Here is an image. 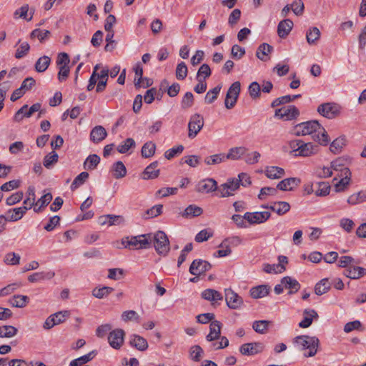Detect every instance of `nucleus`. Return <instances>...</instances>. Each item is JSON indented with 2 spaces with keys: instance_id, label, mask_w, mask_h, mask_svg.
I'll return each mask as SVG.
<instances>
[{
  "instance_id": "f257e3e1",
  "label": "nucleus",
  "mask_w": 366,
  "mask_h": 366,
  "mask_svg": "<svg viewBox=\"0 0 366 366\" xmlns=\"http://www.w3.org/2000/svg\"><path fill=\"white\" fill-rule=\"evenodd\" d=\"M292 133L295 136L311 135L313 140L320 144L327 146L330 138L325 128L317 120L300 123L295 126Z\"/></svg>"
},
{
  "instance_id": "f03ea898",
  "label": "nucleus",
  "mask_w": 366,
  "mask_h": 366,
  "mask_svg": "<svg viewBox=\"0 0 366 366\" xmlns=\"http://www.w3.org/2000/svg\"><path fill=\"white\" fill-rule=\"evenodd\" d=\"M293 343L298 350L305 351L303 354L305 357H310L317 354L320 341L314 336L300 335L293 339Z\"/></svg>"
},
{
  "instance_id": "7ed1b4c3",
  "label": "nucleus",
  "mask_w": 366,
  "mask_h": 366,
  "mask_svg": "<svg viewBox=\"0 0 366 366\" xmlns=\"http://www.w3.org/2000/svg\"><path fill=\"white\" fill-rule=\"evenodd\" d=\"M150 240H149V248L153 244L155 250L159 254L166 255L169 251V241L163 231H157L155 234L148 233Z\"/></svg>"
},
{
  "instance_id": "20e7f679",
  "label": "nucleus",
  "mask_w": 366,
  "mask_h": 366,
  "mask_svg": "<svg viewBox=\"0 0 366 366\" xmlns=\"http://www.w3.org/2000/svg\"><path fill=\"white\" fill-rule=\"evenodd\" d=\"M149 237V234L127 237L122 239V244L130 249H148Z\"/></svg>"
},
{
  "instance_id": "39448f33",
  "label": "nucleus",
  "mask_w": 366,
  "mask_h": 366,
  "mask_svg": "<svg viewBox=\"0 0 366 366\" xmlns=\"http://www.w3.org/2000/svg\"><path fill=\"white\" fill-rule=\"evenodd\" d=\"M241 90V84L239 81H234L229 86L224 99L225 107L228 109H232L237 101Z\"/></svg>"
},
{
  "instance_id": "423d86ee",
  "label": "nucleus",
  "mask_w": 366,
  "mask_h": 366,
  "mask_svg": "<svg viewBox=\"0 0 366 366\" xmlns=\"http://www.w3.org/2000/svg\"><path fill=\"white\" fill-rule=\"evenodd\" d=\"M288 264V258L284 255L278 257L277 264H263L262 269L266 273L281 274L286 269V265Z\"/></svg>"
},
{
  "instance_id": "0eeeda50",
  "label": "nucleus",
  "mask_w": 366,
  "mask_h": 366,
  "mask_svg": "<svg viewBox=\"0 0 366 366\" xmlns=\"http://www.w3.org/2000/svg\"><path fill=\"white\" fill-rule=\"evenodd\" d=\"M69 316V312L67 310L60 311L51 315L45 320L43 327L45 330L51 329L55 325L63 323Z\"/></svg>"
},
{
  "instance_id": "6e6552de",
  "label": "nucleus",
  "mask_w": 366,
  "mask_h": 366,
  "mask_svg": "<svg viewBox=\"0 0 366 366\" xmlns=\"http://www.w3.org/2000/svg\"><path fill=\"white\" fill-rule=\"evenodd\" d=\"M204 127V119L199 114H194L190 117L188 124V137L190 139L194 138Z\"/></svg>"
},
{
  "instance_id": "1a4fd4ad",
  "label": "nucleus",
  "mask_w": 366,
  "mask_h": 366,
  "mask_svg": "<svg viewBox=\"0 0 366 366\" xmlns=\"http://www.w3.org/2000/svg\"><path fill=\"white\" fill-rule=\"evenodd\" d=\"M318 113L327 118L333 119L340 113L339 106L335 103H323L317 108Z\"/></svg>"
},
{
  "instance_id": "9d476101",
  "label": "nucleus",
  "mask_w": 366,
  "mask_h": 366,
  "mask_svg": "<svg viewBox=\"0 0 366 366\" xmlns=\"http://www.w3.org/2000/svg\"><path fill=\"white\" fill-rule=\"evenodd\" d=\"M125 332L122 329H115L111 331L108 335L109 345L116 350L119 349L124 342Z\"/></svg>"
},
{
  "instance_id": "9b49d317",
  "label": "nucleus",
  "mask_w": 366,
  "mask_h": 366,
  "mask_svg": "<svg viewBox=\"0 0 366 366\" xmlns=\"http://www.w3.org/2000/svg\"><path fill=\"white\" fill-rule=\"evenodd\" d=\"M212 268V264L201 259H197L192 262L189 271L191 274H203Z\"/></svg>"
},
{
  "instance_id": "f8f14e48",
  "label": "nucleus",
  "mask_w": 366,
  "mask_h": 366,
  "mask_svg": "<svg viewBox=\"0 0 366 366\" xmlns=\"http://www.w3.org/2000/svg\"><path fill=\"white\" fill-rule=\"evenodd\" d=\"M225 301L227 305L233 310L239 309L243 304L242 298L230 288L225 289Z\"/></svg>"
},
{
  "instance_id": "ddd939ff",
  "label": "nucleus",
  "mask_w": 366,
  "mask_h": 366,
  "mask_svg": "<svg viewBox=\"0 0 366 366\" xmlns=\"http://www.w3.org/2000/svg\"><path fill=\"white\" fill-rule=\"evenodd\" d=\"M271 216L269 212H246L244 214L245 220L250 224H261L265 222Z\"/></svg>"
},
{
  "instance_id": "4468645a",
  "label": "nucleus",
  "mask_w": 366,
  "mask_h": 366,
  "mask_svg": "<svg viewBox=\"0 0 366 366\" xmlns=\"http://www.w3.org/2000/svg\"><path fill=\"white\" fill-rule=\"evenodd\" d=\"M33 206V203H30L29 207L22 206L14 209H10L6 213V219L9 222H16L21 219L26 212L30 209Z\"/></svg>"
},
{
  "instance_id": "2eb2a0df",
  "label": "nucleus",
  "mask_w": 366,
  "mask_h": 366,
  "mask_svg": "<svg viewBox=\"0 0 366 366\" xmlns=\"http://www.w3.org/2000/svg\"><path fill=\"white\" fill-rule=\"evenodd\" d=\"M263 350V345L260 342L245 343L240 346L239 352L243 355H254Z\"/></svg>"
},
{
  "instance_id": "dca6fc26",
  "label": "nucleus",
  "mask_w": 366,
  "mask_h": 366,
  "mask_svg": "<svg viewBox=\"0 0 366 366\" xmlns=\"http://www.w3.org/2000/svg\"><path fill=\"white\" fill-rule=\"evenodd\" d=\"M217 189V182L212 178H207L199 182L197 186L196 190L198 192H206L216 191Z\"/></svg>"
},
{
  "instance_id": "f3484780",
  "label": "nucleus",
  "mask_w": 366,
  "mask_h": 366,
  "mask_svg": "<svg viewBox=\"0 0 366 366\" xmlns=\"http://www.w3.org/2000/svg\"><path fill=\"white\" fill-rule=\"evenodd\" d=\"M300 182V179L297 177L286 178L277 184V189L281 191H292L297 187Z\"/></svg>"
},
{
  "instance_id": "a211bd4d",
  "label": "nucleus",
  "mask_w": 366,
  "mask_h": 366,
  "mask_svg": "<svg viewBox=\"0 0 366 366\" xmlns=\"http://www.w3.org/2000/svg\"><path fill=\"white\" fill-rule=\"evenodd\" d=\"M319 151V146L316 144H313L311 142H302L301 147L300 148V151L298 153H295V156L300 157H309L312 154L317 153Z\"/></svg>"
},
{
  "instance_id": "6ab92c4d",
  "label": "nucleus",
  "mask_w": 366,
  "mask_h": 366,
  "mask_svg": "<svg viewBox=\"0 0 366 366\" xmlns=\"http://www.w3.org/2000/svg\"><path fill=\"white\" fill-rule=\"evenodd\" d=\"M158 165L159 162L157 161H154L149 164L142 172L141 176L142 179L148 180L158 177L160 172L159 169H157Z\"/></svg>"
},
{
  "instance_id": "aec40b11",
  "label": "nucleus",
  "mask_w": 366,
  "mask_h": 366,
  "mask_svg": "<svg viewBox=\"0 0 366 366\" xmlns=\"http://www.w3.org/2000/svg\"><path fill=\"white\" fill-rule=\"evenodd\" d=\"M107 136V132L104 127L98 125L94 127L90 132V140L94 143L98 144L103 141Z\"/></svg>"
},
{
  "instance_id": "412c9836",
  "label": "nucleus",
  "mask_w": 366,
  "mask_h": 366,
  "mask_svg": "<svg viewBox=\"0 0 366 366\" xmlns=\"http://www.w3.org/2000/svg\"><path fill=\"white\" fill-rule=\"evenodd\" d=\"M222 323L219 321H212L209 325V333L207 335L206 340L212 342L220 337Z\"/></svg>"
},
{
  "instance_id": "4be33fe9",
  "label": "nucleus",
  "mask_w": 366,
  "mask_h": 366,
  "mask_svg": "<svg viewBox=\"0 0 366 366\" xmlns=\"http://www.w3.org/2000/svg\"><path fill=\"white\" fill-rule=\"evenodd\" d=\"M293 26V22L292 20L287 19L281 21L277 26V34L278 36L282 38H286L290 33Z\"/></svg>"
},
{
  "instance_id": "5701e85b",
  "label": "nucleus",
  "mask_w": 366,
  "mask_h": 366,
  "mask_svg": "<svg viewBox=\"0 0 366 366\" xmlns=\"http://www.w3.org/2000/svg\"><path fill=\"white\" fill-rule=\"evenodd\" d=\"M129 344L139 351H144L148 348L147 340L137 335L131 336Z\"/></svg>"
},
{
  "instance_id": "b1692460",
  "label": "nucleus",
  "mask_w": 366,
  "mask_h": 366,
  "mask_svg": "<svg viewBox=\"0 0 366 366\" xmlns=\"http://www.w3.org/2000/svg\"><path fill=\"white\" fill-rule=\"evenodd\" d=\"M304 315H305L303 320L299 323V327L302 328L309 327L312 322L313 318H317L318 315L315 310L312 309H306L304 311Z\"/></svg>"
},
{
  "instance_id": "393cba45",
  "label": "nucleus",
  "mask_w": 366,
  "mask_h": 366,
  "mask_svg": "<svg viewBox=\"0 0 366 366\" xmlns=\"http://www.w3.org/2000/svg\"><path fill=\"white\" fill-rule=\"evenodd\" d=\"M202 297L212 302L214 305L218 300H222L223 297L220 292L213 289H207L202 292Z\"/></svg>"
},
{
  "instance_id": "a878e982",
  "label": "nucleus",
  "mask_w": 366,
  "mask_h": 366,
  "mask_svg": "<svg viewBox=\"0 0 366 366\" xmlns=\"http://www.w3.org/2000/svg\"><path fill=\"white\" fill-rule=\"evenodd\" d=\"M283 119L290 121L296 119L300 116V111L295 105L283 107Z\"/></svg>"
},
{
  "instance_id": "bb28decb",
  "label": "nucleus",
  "mask_w": 366,
  "mask_h": 366,
  "mask_svg": "<svg viewBox=\"0 0 366 366\" xmlns=\"http://www.w3.org/2000/svg\"><path fill=\"white\" fill-rule=\"evenodd\" d=\"M282 284H285V289H288L290 290V295L297 292L300 288V283L296 280L291 278L290 276H284L282 278Z\"/></svg>"
},
{
  "instance_id": "cd10ccee",
  "label": "nucleus",
  "mask_w": 366,
  "mask_h": 366,
  "mask_svg": "<svg viewBox=\"0 0 366 366\" xmlns=\"http://www.w3.org/2000/svg\"><path fill=\"white\" fill-rule=\"evenodd\" d=\"M264 173L268 178L276 179H280L284 176L285 170L279 167L271 166L266 167Z\"/></svg>"
},
{
  "instance_id": "c85d7f7f",
  "label": "nucleus",
  "mask_w": 366,
  "mask_h": 366,
  "mask_svg": "<svg viewBox=\"0 0 366 366\" xmlns=\"http://www.w3.org/2000/svg\"><path fill=\"white\" fill-rule=\"evenodd\" d=\"M273 51V47L267 43L261 44L256 52V56L262 61H267L269 58L267 56Z\"/></svg>"
},
{
  "instance_id": "c756f323",
  "label": "nucleus",
  "mask_w": 366,
  "mask_h": 366,
  "mask_svg": "<svg viewBox=\"0 0 366 366\" xmlns=\"http://www.w3.org/2000/svg\"><path fill=\"white\" fill-rule=\"evenodd\" d=\"M269 288L264 285L253 287L250 289V295L252 298L258 299L265 297L268 295Z\"/></svg>"
},
{
  "instance_id": "7c9ffc66",
  "label": "nucleus",
  "mask_w": 366,
  "mask_h": 366,
  "mask_svg": "<svg viewBox=\"0 0 366 366\" xmlns=\"http://www.w3.org/2000/svg\"><path fill=\"white\" fill-rule=\"evenodd\" d=\"M290 207V204L288 202L278 201L273 202V207H271V210L276 212L278 215L282 216L288 212Z\"/></svg>"
},
{
  "instance_id": "2f4dec72",
  "label": "nucleus",
  "mask_w": 366,
  "mask_h": 366,
  "mask_svg": "<svg viewBox=\"0 0 366 366\" xmlns=\"http://www.w3.org/2000/svg\"><path fill=\"white\" fill-rule=\"evenodd\" d=\"M202 212L203 209L201 207L195 204H190L186 207L182 215L183 217L192 218L200 216Z\"/></svg>"
},
{
  "instance_id": "473e14b6",
  "label": "nucleus",
  "mask_w": 366,
  "mask_h": 366,
  "mask_svg": "<svg viewBox=\"0 0 366 366\" xmlns=\"http://www.w3.org/2000/svg\"><path fill=\"white\" fill-rule=\"evenodd\" d=\"M300 97H301V94L285 95L278 97L272 101L271 103V107L274 108L280 105L292 102Z\"/></svg>"
},
{
  "instance_id": "72a5a7b5",
  "label": "nucleus",
  "mask_w": 366,
  "mask_h": 366,
  "mask_svg": "<svg viewBox=\"0 0 366 366\" xmlns=\"http://www.w3.org/2000/svg\"><path fill=\"white\" fill-rule=\"evenodd\" d=\"M97 355V352L93 350L86 355L79 358L74 359L70 362L69 366H82V365L92 360Z\"/></svg>"
},
{
  "instance_id": "f704fd0d",
  "label": "nucleus",
  "mask_w": 366,
  "mask_h": 366,
  "mask_svg": "<svg viewBox=\"0 0 366 366\" xmlns=\"http://www.w3.org/2000/svg\"><path fill=\"white\" fill-rule=\"evenodd\" d=\"M112 172L115 179H120L126 176L127 169L122 161H117L112 166Z\"/></svg>"
},
{
  "instance_id": "c9c22d12",
  "label": "nucleus",
  "mask_w": 366,
  "mask_h": 366,
  "mask_svg": "<svg viewBox=\"0 0 366 366\" xmlns=\"http://www.w3.org/2000/svg\"><path fill=\"white\" fill-rule=\"evenodd\" d=\"M100 162V157L97 154L89 155L84 162V169L86 170H93L97 168Z\"/></svg>"
},
{
  "instance_id": "e433bc0d",
  "label": "nucleus",
  "mask_w": 366,
  "mask_h": 366,
  "mask_svg": "<svg viewBox=\"0 0 366 366\" xmlns=\"http://www.w3.org/2000/svg\"><path fill=\"white\" fill-rule=\"evenodd\" d=\"M247 151L244 147H233L229 150V152L225 155L226 159L237 160L243 156Z\"/></svg>"
},
{
  "instance_id": "4c0bfd02",
  "label": "nucleus",
  "mask_w": 366,
  "mask_h": 366,
  "mask_svg": "<svg viewBox=\"0 0 366 366\" xmlns=\"http://www.w3.org/2000/svg\"><path fill=\"white\" fill-rule=\"evenodd\" d=\"M51 63V59L48 56H43L37 59L35 64V69L37 72L45 71Z\"/></svg>"
},
{
  "instance_id": "58836bf2",
  "label": "nucleus",
  "mask_w": 366,
  "mask_h": 366,
  "mask_svg": "<svg viewBox=\"0 0 366 366\" xmlns=\"http://www.w3.org/2000/svg\"><path fill=\"white\" fill-rule=\"evenodd\" d=\"M330 288V283L328 278H324L317 282L315 287V292L317 295H322L326 293Z\"/></svg>"
},
{
  "instance_id": "ea45409f",
  "label": "nucleus",
  "mask_w": 366,
  "mask_h": 366,
  "mask_svg": "<svg viewBox=\"0 0 366 366\" xmlns=\"http://www.w3.org/2000/svg\"><path fill=\"white\" fill-rule=\"evenodd\" d=\"M347 202L351 205H355L366 202V191H360L350 195Z\"/></svg>"
},
{
  "instance_id": "a19ab883",
  "label": "nucleus",
  "mask_w": 366,
  "mask_h": 366,
  "mask_svg": "<svg viewBox=\"0 0 366 366\" xmlns=\"http://www.w3.org/2000/svg\"><path fill=\"white\" fill-rule=\"evenodd\" d=\"M89 173L86 172H82L79 175H77L73 182L71 184V190L74 191L80 186L84 184L86 179L89 178Z\"/></svg>"
},
{
  "instance_id": "79ce46f5",
  "label": "nucleus",
  "mask_w": 366,
  "mask_h": 366,
  "mask_svg": "<svg viewBox=\"0 0 366 366\" xmlns=\"http://www.w3.org/2000/svg\"><path fill=\"white\" fill-rule=\"evenodd\" d=\"M29 11V4H24L19 9H16L14 12V18L17 19L19 18H22L27 21H30L32 20V16L28 17V12Z\"/></svg>"
},
{
  "instance_id": "37998d69",
  "label": "nucleus",
  "mask_w": 366,
  "mask_h": 366,
  "mask_svg": "<svg viewBox=\"0 0 366 366\" xmlns=\"http://www.w3.org/2000/svg\"><path fill=\"white\" fill-rule=\"evenodd\" d=\"M320 37V31L315 26L310 28L306 33V39L309 44H315Z\"/></svg>"
},
{
  "instance_id": "c03bdc74",
  "label": "nucleus",
  "mask_w": 366,
  "mask_h": 366,
  "mask_svg": "<svg viewBox=\"0 0 366 366\" xmlns=\"http://www.w3.org/2000/svg\"><path fill=\"white\" fill-rule=\"evenodd\" d=\"M222 89V85L218 84L212 89H210L206 94L204 102L207 104L213 103L218 97V95Z\"/></svg>"
},
{
  "instance_id": "a18cd8bd",
  "label": "nucleus",
  "mask_w": 366,
  "mask_h": 366,
  "mask_svg": "<svg viewBox=\"0 0 366 366\" xmlns=\"http://www.w3.org/2000/svg\"><path fill=\"white\" fill-rule=\"evenodd\" d=\"M345 138L340 137L332 142L330 150L334 154H338L341 152L342 147L345 145Z\"/></svg>"
},
{
  "instance_id": "49530a36",
  "label": "nucleus",
  "mask_w": 366,
  "mask_h": 366,
  "mask_svg": "<svg viewBox=\"0 0 366 366\" xmlns=\"http://www.w3.org/2000/svg\"><path fill=\"white\" fill-rule=\"evenodd\" d=\"M204 352L199 345H193L189 349V357L194 362H199Z\"/></svg>"
},
{
  "instance_id": "de8ad7c7",
  "label": "nucleus",
  "mask_w": 366,
  "mask_h": 366,
  "mask_svg": "<svg viewBox=\"0 0 366 366\" xmlns=\"http://www.w3.org/2000/svg\"><path fill=\"white\" fill-rule=\"evenodd\" d=\"M317 188H315V193L316 196L325 197L329 194L330 191V185L327 182H317L316 183Z\"/></svg>"
},
{
  "instance_id": "09e8293b",
  "label": "nucleus",
  "mask_w": 366,
  "mask_h": 366,
  "mask_svg": "<svg viewBox=\"0 0 366 366\" xmlns=\"http://www.w3.org/2000/svg\"><path fill=\"white\" fill-rule=\"evenodd\" d=\"M162 208H163L162 204H156V205L153 206L152 207H151L150 209H148L145 212V214L142 216V217L144 219H150V218L156 217L162 214Z\"/></svg>"
},
{
  "instance_id": "8fccbe9b",
  "label": "nucleus",
  "mask_w": 366,
  "mask_h": 366,
  "mask_svg": "<svg viewBox=\"0 0 366 366\" xmlns=\"http://www.w3.org/2000/svg\"><path fill=\"white\" fill-rule=\"evenodd\" d=\"M156 145L152 142H146L142 148V156L144 158L152 157L155 153Z\"/></svg>"
},
{
  "instance_id": "3c124183",
  "label": "nucleus",
  "mask_w": 366,
  "mask_h": 366,
  "mask_svg": "<svg viewBox=\"0 0 366 366\" xmlns=\"http://www.w3.org/2000/svg\"><path fill=\"white\" fill-rule=\"evenodd\" d=\"M51 32L49 30L41 31L40 29H35L30 33V38L35 39L38 38L40 42H44L46 39L49 38Z\"/></svg>"
},
{
  "instance_id": "603ef678",
  "label": "nucleus",
  "mask_w": 366,
  "mask_h": 366,
  "mask_svg": "<svg viewBox=\"0 0 366 366\" xmlns=\"http://www.w3.org/2000/svg\"><path fill=\"white\" fill-rule=\"evenodd\" d=\"M135 145V141L132 138H127L117 147V149L119 153L125 154Z\"/></svg>"
},
{
  "instance_id": "864d4df0",
  "label": "nucleus",
  "mask_w": 366,
  "mask_h": 366,
  "mask_svg": "<svg viewBox=\"0 0 366 366\" xmlns=\"http://www.w3.org/2000/svg\"><path fill=\"white\" fill-rule=\"evenodd\" d=\"M58 159L59 156L57 153L52 151L44 157L43 164L46 168L50 169L54 164L58 162Z\"/></svg>"
},
{
  "instance_id": "5fc2aeb1",
  "label": "nucleus",
  "mask_w": 366,
  "mask_h": 366,
  "mask_svg": "<svg viewBox=\"0 0 366 366\" xmlns=\"http://www.w3.org/2000/svg\"><path fill=\"white\" fill-rule=\"evenodd\" d=\"M30 50V45L28 42L24 41L20 44L18 49L16 50L14 56L16 59H20L27 55Z\"/></svg>"
},
{
  "instance_id": "6e6d98bb",
  "label": "nucleus",
  "mask_w": 366,
  "mask_h": 366,
  "mask_svg": "<svg viewBox=\"0 0 366 366\" xmlns=\"http://www.w3.org/2000/svg\"><path fill=\"white\" fill-rule=\"evenodd\" d=\"M188 74V69L186 64L184 61L179 63L176 68V78L178 80H184Z\"/></svg>"
},
{
  "instance_id": "4d7b16f0",
  "label": "nucleus",
  "mask_w": 366,
  "mask_h": 366,
  "mask_svg": "<svg viewBox=\"0 0 366 366\" xmlns=\"http://www.w3.org/2000/svg\"><path fill=\"white\" fill-rule=\"evenodd\" d=\"M269 322L267 320H257L252 324L253 330L259 334H264L267 331Z\"/></svg>"
},
{
  "instance_id": "13d9d810",
  "label": "nucleus",
  "mask_w": 366,
  "mask_h": 366,
  "mask_svg": "<svg viewBox=\"0 0 366 366\" xmlns=\"http://www.w3.org/2000/svg\"><path fill=\"white\" fill-rule=\"evenodd\" d=\"M225 160H226L225 154L223 153H221V154H217L211 155L209 157H206L204 159V162L207 165H212V164H219L222 162H224Z\"/></svg>"
},
{
  "instance_id": "bf43d9fd",
  "label": "nucleus",
  "mask_w": 366,
  "mask_h": 366,
  "mask_svg": "<svg viewBox=\"0 0 366 366\" xmlns=\"http://www.w3.org/2000/svg\"><path fill=\"white\" fill-rule=\"evenodd\" d=\"M17 333V329L11 325L0 327V337H12Z\"/></svg>"
},
{
  "instance_id": "052dcab7",
  "label": "nucleus",
  "mask_w": 366,
  "mask_h": 366,
  "mask_svg": "<svg viewBox=\"0 0 366 366\" xmlns=\"http://www.w3.org/2000/svg\"><path fill=\"white\" fill-rule=\"evenodd\" d=\"M112 291L113 288L110 287H96L92 290V295L97 298L102 299Z\"/></svg>"
},
{
  "instance_id": "680f3d73",
  "label": "nucleus",
  "mask_w": 366,
  "mask_h": 366,
  "mask_svg": "<svg viewBox=\"0 0 366 366\" xmlns=\"http://www.w3.org/2000/svg\"><path fill=\"white\" fill-rule=\"evenodd\" d=\"M212 71L207 64H203L199 69L197 74V79H204L211 76Z\"/></svg>"
},
{
  "instance_id": "e2e57ef3",
  "label": "nucleus",
  "mask_w": 366,
  "mask_h": 366,
  "mask_svg": "<svg viewBox=\"0 0 366 366\" xmlns=\"http://www.w3.org/2000/svg\"><path fill=\"white\" fill-rule=\"evenodd\" d=\"M28 302L29 297L27 296L16 295L14 297L11 301V304L13 307L21 308L25 307Z\"/></svg>"
},
{
  "instance_id": "0e129e2a",
  "label": "nucleus",
  "mask_w": 366,
  "mask_h": 366,
  "mask_svg": "<svg viewBox=\"0 0 366 366\" xmlns=\"http://www.w3.org/2000/svg\"><path fill=\"white\" fill-rule=\"evenodd\" d=\"M248 92L250 95V97L252 99H257L259 98L261 95V87L260 85L257 81L252 82L249 87H248Z\"/></svg>"
},
{
  "instance_id": "69168bd1",
  "label": "nucleus",
  "mask_w": 366,
  "mask_h": 366,
  "mask_svg": "<svg viewBox=\"0 0 366 366\" xmlns=\"http://www.w3.org/2000/svg\"><path fill=\"white\" fill-rule=\"evenodd\" d=\"M184 150V146L180 144L177 147H174L164 152V157L167 159H172L177 155L180 154Z\"/></svg>"
},
{
  "instance_id": "338daca9",
  "label": "nucleus",
  "mask_w": 366,
  "mask_h": 366,
  "mask_svg": "<svg viewBox=\"0 0 366 366\" xmlns=\"http://www.w3.org/2000/svg\"><path fill=\"white\" fill-rule=\"evenodd\" d=\"M194 104V95L192 92H187L184 95L181 101V107L182 109H188L192 107Z\"/></svg>"
},
{
  "instance_id": "774afa93",
  "label": "nucleus",
  "mask_w": 366,
  "mask_h": 366,
  "mask_svg": "<svg viewBox=\"0 0 366 366\" xmlns=\"http://www.w3.org/2000/svg\"><path fill=\"white\" fill-rule=\"evenodd\" d=\"M245 54L244 48L239 46L238 44H234L232 46L231 49V56L233 59L236 60H239L242 58V56Z\"/></svg>"
}]
</instances>
